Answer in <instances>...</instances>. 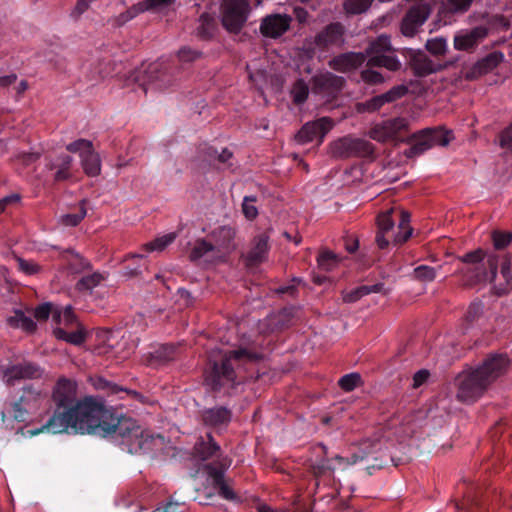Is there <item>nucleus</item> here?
<instances>
[{"label":"nucleus","instance_id":"nucleus-25","mask_svg":"<svg viewBox=\"0 0 512 512\" xmlns=\"http://www.w3.org/2000/svg\"><path fill=\"white\" fill-rule=\"evenodd\" d=\"M487 36V29L484 27H476L469 33L457 35L454 38V47L457 50H468L474 47L479 40Z\"/></svg>","mask_w":512,"mask_h":512},{"label":"nucleus","instance_id":"nucleus-14","mask_svg":"<svg viewBox=\"0 0 512 512\" xmlns=\"http://www.w3.org/2000/svg\"><path fill=\"white\" fill-rule=\"evenodd\" d=\"M345 83L346 81L343 77L331 72H324L316 74L311 78V89L314 94L322 96L327 101H331L339 95Z\"/></svg>","mask_w":512,"mask_h":512},{"label":"nucleus","instance_id":"nucleus-37","mask_svg":"<svg viewBox=\"0 0 512 512\" xmlns=\"http://www.w3.org/2000/svg\"><path fill=\"white\" fill-rule=\"evenodd\" d=\"M87 199H82L79 202V213L76 214H66L61 216L60 223L64 226L75 227L77 226L86 216Z\"/></svg>","mask_w":512,"mask_h":512},{"label":"nucleus","instance_id":"nucleus-20","mask_svg":"<svg viewBox=\"0 0 512 512\" xmlns=\"http://www.w3.org/2000/svg\"><path fill=\"white\" fill-rule=\"evenodd\" d=\"M452 63L453 62L436 64L422 51L413 52L409 60V66L413 74L417 77H426L430 74L442 71L449 65H452Z\"/></svg>","mask_w":512,"mask_h":512},{"label":"nucleus","instance_id":"nucleus-3","mask_svg":"<svg viewBox=\"0 0 512 512\" xmlns=\"http://www.w3.org/2000/svg\"><path fill=\"white\" fill-rule=\"evenodd\" d=\"M95 433L111 435L132 454L151 451L154 445V438L146 434L133 419L114 418L106 408Z\"/></svg>","mask_w":512,"mask_h":512},{"label":"nucleus","instance_id":"nucleus-31","mask_svg":"<svg viewBox=\"0 0 512 512\" xmlns=\"http://www.w3.org/2000/svg\"><path fill=\"white\" fill-rule=\"evenodd\" d=\"M209 255H217V252L210 240L201 238L195 240L188 257L190 261L195 262Z\"/></svg>","mask_w":512,"mask_h":512},{"label":"nucleus","instance_id":"nucleus-10","mask_svg":"<svg viewBox=\"0 0 512 512\" xmlns=\"http://www.w3.org/2000/svg\"><path fill=\"white\" fill-rule=\"evenodd\" d=\"M398 213L400 216L398 224V233L394 237L395 243H404L412 235V228L410 227V213L405 210L392 207L384 212L378 214L376 218L377 230L388 233L394 227V220L392 215Z\"/></svg>","mask_w":512,"mask_h":512},{"label":"nucleus","instance_id":"nucleus-18","mask_svg":"<svg viewBox=\"0 0 512 512\" xmlns=\"http://www.w3.org/2000/svg\"><path fill=\"white\" fill-rule=\"evenodd\" d=\"M269 240L267 232L260 233L251 240L249 250L242 256L247 267H255L267 259Z\"/></svg>","mask_w":512,"mask_h":512},{"label":"nucleus","instance_id":"nucleus-6","mask_svg":"<svg viewBox=\"0 0 512 512\" xmlns=\"http://www.w3.org/2000/svg\"><path fill=\"white\" fill-rule=\"evenodd\" d=\"M46 404L47 397L45 393L32 385L25 386L20 398L12 405V416L18 422L30 421L33 417L40 415Z\"/></svg>","mask_w":512,"mask_h":512},{"label":"nucleus","instance_id":"nucleus-4","mask_svg":"<svg viewBox=\"0 0 512 512\" xmlns=\"http://www.w3.org/2000/svg\"><path fill=\"white\" fill-rule=\"evenodd\" d=\"M263 359V355L258 352L251 351L247 348H239L236 350H229L222 353L219 361H214L211 365V371L206 377V381L214 391L230 383L235 384L236 372L231 364L232 360L249 362H257Z\"/></svg>","mask_w":512,"mask_h":512},{"label":"nucleus","instance_id":"nucleus-29","mask_svg":"<svg viewBox=\"0 0 512 512\" xmlns=\"http://www.w3.org/2000/svg\"><path fill=\"white\" fill-rule=\"evenodd\" d=\"M394 51L395 49L392 47L390 36L383 34L370 42L369 46L363 53L366 54V58H370L373 55L393 53Z\"/></svg>","mask_w":512,"mask_h":512},{"label":"nucleus","instance_id":"nucleus-8","mask_svg":"<svg viewBox=\"0 0 512 512\" xmlns=\"http://www.w3.org/2000/svg\"><path fill=\"white\" fill-rule=\"evenodd\" d=\"M53 319L57 323L64 325V328H56L54 330V335L57 339L74 345H80L85 341V331L76 321V316L71 307H67L62 313L54 312Z\"/></svg>","mask_w":512,"mask_h":512},{"label":"nucleus","instance_id":"nucleus-48","mask_svg":"<svg viewBox=\"0 0 512 512\" xmlns=\"http://www.w3.org/2000/svg\"><path fill=\"white\" fill-rule=\"evenodd\" d=\"M472 4L473 0H445L447 11L451 14H464Z\"/></svg>","mask_w":512,"mask_h":512},{"label":"nucleus","instance_id":"nucleus-40","mask_svg":"<svg viewBox=\"0 0 512 512\" xmlns=\"http://www.w3.org/2000/svg\"><path fill=\"white\" fill-rule=\"evenodd\" d=\"M317 263L320 269L329 272L338 266L339 258L332 251L325 250L319 254Z\"/></svg>","mask_w":512,"mask_h":512},{"label":"nucleus","instance_id":"nucleus-44","mask_svg":"<svg viewBox=\"0 0 512 512\" xmlns=\"http://www.w3.org/2000/svg\"><path fill=\"white\" fill-rule=\"evenodd\" d=\"M384 104H386V100L384 98V95H377L374 96L365 102L358 103L357 104V111L358 112H375L379 110Z\"/></svg>","mask_w":512,"mask_h":512},{"label":"nucleus","instance_id":"nucleus-33","mask_svg":"<svg viewBox=\"0 0 512 512\" xmlns=\"http://www.w3.org/2000/svg\"><path fill=\"white\" fill-rule=\"evenodd\" d=\"M105 277L99 273L94 272L92 274L83 276L76 284L75 289L79 292H91L93 288L97 287Z\"/></svg>","mask_w":512,"mask_h":512},{"label":"nucleus","instance_id":"nucleus-43","mask_svg":"<svg viewBox=\"0 0 512 512\" xmlns=\"http://www.w3.org/2000/svg\"><path fill=\"white\" fill-rule=\"evenodd\" d=\"M362 383V378L359 373L346 374L338 381V385L345 392L353 391L355 388L361 386Z\"/></svg>","mask_w":512,"mask_h":512},{"label":"nucleus","instance_id":"nucleus-30","mask_svg":"<svg viewBox=\"0 0 512 512\" xmlns=\"http://www.w3.org/2000/svg\"><path fill=\"white\" fill-rule=\"evenodd\" d=\"M220 449L211 434H207V440L200 439L194 446V455L200 460H207Z\"/></svg>","mask_w":512,"mask_h":512},{"label":"nucleus","instance_id":"nucleus-38","mask_svg":"<svg viewBox=\"0 0 512 512\" xmlns=\"http://www.w3.org/2000/svg\"><path fill=\"white\" fill-rule=\"evenodd\" d=\"M96 387L99 389H108L111 393H114V394H116L120 391H123L131 398L144 403V396L142 394H140L139 392L134 391V390L123 389L115 384L109 383L107 380H105L103 378L98 379V381L96 383Z\"/></svg>","mask_w":512,"mask_h":512},{"label":"nucleus","instance_id":"nucleus-60","mask_svg":"<svg viewBox=\"0 0 512 512\" xmlns=\"http://www.w3.org/2000/svg\"><path fill=\"white\" fill-rule=\"evenodd\" d=\"M214 486L216 488H218V493L223 498H225L227 500H234V499H236V494L234 493L232 488L227 484L225 479H223L222 481L218 482Z\"/></svg>","mask_w":512,"mask_h":512},{"label":"nucleus","instance_id":"nucleus-12","mask_svg":"<svg viewBox=\"0 0 512 512\" xmlns=\"http://www.w3.org/2000/svg\"><path fill=\"white\" fill-rule=\"evenodd\" d=\"M43 376V369L36 363L23 361L9 366H0V377L8 386L21 380H36Z\"/></svg>","mask_w":512,"mask_h":512},{"label":"nucleus","instance_id":"nucleus-61","mask_svg":"<svg viewBox=\"0 0 512 512\" xmlns=\"http://www.w3.org/2000/svg\"><path fill=\"white\" fill-rule=\"evenodd\" d=\"M18 265L20 270L28 275H33L40 271V266L37 263L22 258L18 259Z\"/></svg>","mask_w":512,"mask_h":512},{"label":"nucleus","instance_id":"nucleus-58","mask_svg":"<svg viewBox=\"0 0 512 512\" xmlns=\"http://www.w3.org/2000/svg\"><path fill=\"white\" fill-rule=\"evenodd\" d=\"M93 147V144L91 141L86 139H78L66 146V149L71 153H77L79 152L80 155L82 153H86L90 148Z\"/></svg>","mask_w":512,"mask_h":512},{"label":"nucleus","instance_id":"nucleus-36","mask_svg":"<svg viewBox=\"0 0 512 512\" xmlns=\"http://www.w3.org/2000/svg\"><path fill=\"white\" fill-rule=\"evenodd\" d=\"M373 447L374 443L370 441H365L361 444V448L358 453H353L349 458L336 456V460L348 465L356 464L357 462L364 460L372 452Z\"/></svg>","mask_w":512,"mask_h":512},{"label":"nucleus","instance_id":"nucleus-23","mask_svg":"<svg viewBox=\"0 0 512 512\" xmlns=\"http://www.w3.org/2000/svg\"><path fill=\"white\" fill-rule=\"evenodd\" d=\"M503 60V54L493 52L476 62L464 75L466 80H475L494 70Z\"/></svg>","mask_w":512,"mask_h":512},{"label":"nucleus","instance_id":"nucleus-28","mask_svg":"<svg viewBox=\"0 0 512 512\" xmlns=\"http://www.w3.org/2000/svg\"><path fill=\"white\" fill-rule=\"evenodd\" d=\"M81 163L85 174L89 177L98 176L101 172V160L94 148H90L85 154H81Z\"/></svg>","mask_w":512,"mask_h":512},{"label":"nucleus","instance_id":"nucleus-55","mask_svg":"<svg viewBox=\"0 0 512 512\" xmlns=\"http://www.w3.org/2000/svg\"><path fill=\"white\" fill-rule=\"evenodd\" d=\"M361 79L365 83L371 84V85L381 84L384 82L383 75L380 72L372 70L369 67H368V69L361 71Z\"/></svg>","mask_w":512,"mask_h":512},{"label":"nucleus","instance_id":"nucleus-42","mask_svg":"<svg viewBox=\"0 0 512 512\" xmlns=\"http://www.w3.org/2000/svg\"><path fill=\"white\" fill-rule=\"evenodd\" d=\"M199 23L198 34L204 39L211 38L215 27L214 18L208 13H203L199 17Z\"/></svg>","mask_w":512,"mask_h":512},{"label":"nucleus","instance_id":"nucleus-7","mask_svg":"<svg viewBox=\"0 0 512 512\" xmlns=\"http://www.w3.org/2000/svg\"><path fill=\"white\" fill-rule=\"evenodd\" d=\"M251 11L250 0H223L221 22L230 33L238 34L244 27Z\"/></svg>","mask_w":512,"mask_h":512},{"label":"nucleus","instance_id":"nucleus-41","mask_svg":"<svg viewBox=\"0 0 512 512\" xmlns=\"http://www.w3.org/2000/svg\"><path fill=\"white\" fill-rule=\"evenodd\" d=\"M68 267L73 273H82L91 268L88 260L77 253L68 252Z\"/></svg>","mask_w":512,"mask_h":512},{"label":"nucleus","instance_id":"nucleus-51","mask_svg":"<svg viewBox=\"0 0 512 512\" xmlns=\"http://www.w3.org/2000/svg\"><path fill=\"white\" fill-rule=\"evenodd\" d=\"M174 359V350L173 348L164 347L163 349L155 351L151 354L150 363L151 364H165Z\"/></svg>","mask_w":512,"mask_h":512},{"label":"nucleus","instance_id":"nucleus-54","mask_svg":"<svg viewBox=\"0 0 512 512\" xmlns=\"http://www.w3.org/2000/svg\"><path fill=\"white\" fill-rule=\"evenodd\" d=\"M457 509H463L467 512H477L481 508V503L474 496H465L461 503L456 502Z\"/></svg>","mask_w":512,"mask_h":512},{"label":"nucleus","instance_id":"nucleus-64","mask_svg":"<svg viewBox=\"0 0 512 512\" xmlns=\"http://www.w3.org/2000/svg\"><path fill=\"white\" fill-rule=\"evenodd\" d=\"M153 512H186L183 504L168 502L163 508H157Z\"/></svg>","mask_w":512,"mask_h":512},{"label":"nucleus","instance_id":"nucleus-13","mask_svg":"<svg viewBox=\"0 0 512 512\" xmlns=\"http://www.w3.org/2000/svg\"><path fill=\"white\" fill-rule=\"evenodd\" d=\"M374 146L367 140L344 137L331 145V153L336 158L369 157L374 154Z\"/></svg>","mask_w":512,"mask_h":512},{"label":"nucleus","instance_id":"nucleus-1","mask_svg":"<svg viewBox=\"0 0 512 512\" xmlns=\"http://www.w3.org/2000/svg\"><path fill=\"white\" fill-rule=\"evenodd\" d=\"M77 395V382L60 377L51 393L54 404L53 414L43 425L42 430L54 434L95 433L105 415L104 402L93 396H85L78 400Z\"/></svg>","mask_w":512,"mask_h":512},{"label":"nucleus","instance_id":"nucleus-2","mask_svg":"<svg viewBox=\"0 0 512 512\" xmlns=\"http://www.w3.org/2000/svg\"><path fill=\"white\" fill-rule=\"evenodd\" d=\"M508 366L506 356L493 355L476 369L461 373L457 378V398L462 402L475 401L506 372Z\"/></svg>","mask_w":512,"mask_h":512},{"label":"nucleus","instance_id":"nucleus-16","mask_svg":"<svg viewBox=\"0 0 512 512\" xmlns=\"http://www.w3.org/2000/svg\"><path fill=\"white\" fill-rule=\"evenodd\" d=\"M431 14V7L428 4L412 6L404 15L400 31L406 37H413L419 28L425 23Z\"/></svg>","mask_w":512,"mask_h":512},{"label":"nucleus","instance_id":"nucleus-9","mask_svg":"<svg viewBox=\"0 0 512 512\" xmlns=\"http://www.w3.org/2000/svg\"><path fill=\"white\" fill-rule=\"evenodd\" d=\"M409 131V121L403 117H396L375 124L368 132V136L380 143L388 141L401 142Z\"/></svg>","mask_w":512,"mask_h":512},{"label":"nucleus","instance_id":"nucleus-21","mask_svg":"<svg viewBox=\"0 0 512 512\" xmlns=\"http://www.w3.org/2000/svg\"><path fill=\"white\" fill-rule=\"evenodd\" d=\"M366 61L363 52H346L329 60L328 66L337 72L348 73L358 69Z\"/></svg>","mask_w":512,"mask_h":512},{"label":"nucleus","instance_id":"nucleus-39","mask_svg":"<svg viewBox=\"0 0 512 512\" xmlns=\"http://www.w3.org/2000/svg\"><path fill=\"white\" fill-rule=\"evenodd\" d=\"M373 0H345L343 10L347 15L364 13L371 6Z\"/></svg>","mask_w":512,"mask_h":512},{"label":"nucleus","instance_id":"nucleus-46","mask_svg":"<svg viewBox=\"0 0 512 512\" xmlns=\"http://www.w3.org/2000/svg\"><path fill=\"white\" fill-rule=\"evenodd\" d=\"M426 50L434 56H443L447 52L446 40L442 37L427 40Z\"/></svg>","mask_w":512,"mask_h":512},{"label":"nucleus","instance_id":"nucleus-57","mask_svg":"<svg viewBox=\"0 0 512 512\" xmlns=\"http://www.w3.org/2000/svg\"><path fill=\"white\" fill-rule=\"evenodd\" d=\"M482 314L483 305L481 303H472L465 314V322L473 324L482 316Z\"/></svg>","mask_w":512,"mask_h":512},{"label":"nucleus","instance_id":"nucleus-24","mask_svg":"<svg viewBox=\"0 0 512 512\" xmlns=\"http://www.w3.org/2000/svg\"><path fill=\"white\" fill-rule=\"evenodd\" d=\"M231 420V411L225 407H214L203 411L202 421L205 425L219 427Z\"/></svg>","mask_w":512,"mask_h":512},{"label":"nucleus","instance_id":"nucleus-59","mask_svg":"<svg viewBox=\"0 0 512 512\" xmlns=\"http://www.w3.org/2000/svg\"><path fill=\"white\" fill-rule=\"evenodd\" d=\"M202 53L197 50H193L190 47H182L179 49L177 56L182 62H192L200 58Z\"/></svg>","mask_w":512,"mask_h":512},{"label":"nucleus","instance_id":"nucleus-62","mask_svg":"<svg viewBox=\"0 0 512 512\" xmlns=\"http://www.w3.org/2000/svg\"><path fill=\"white\" fill-rule=\"evenodd\" d=\"M52 310V306L49 303L39 305L35 308L34 316L39 321H45L48 319Z\"/></svg>","mask_w":512,"mask_h":512},{"label":"nucleus","instance_id":"nucleus-27","mask_svg":"<svg viewBox=\"0 0 512 512\" xmlns=\"http://www.w3.org/2000/svg\"><path fill=\"white\" fill-rule=\"evenodd\" d=\"M366 65L369 68L383 67L392 72H396L401 69V62L399 59L395 55L389 53L373 55L367 59Z\"/></svg>","mask_w":512,"mask_h":512},{"label":"nucleus","instance_id":"nucleus-35","mask_svg":"<svg viewBox=\"0 0 512 512\" xmlns=\"http://www.w3.org/2000/svg\"><path fill=\"white\" fill-rule=\"evenodd\" d=\"M293 103L296 105L303 104L309 95V86L304 79H297L290 90Z\"/></svg>","mask_w":512,"mask_h":512},{"label":"nucleus","instance_id":"nucleus-15","mask_svg":"<svg viewBox=\"0 0 512 512\" xmlns=\"http://www.w3.org/2000/svg\"><path fill=\"white\" fill-rule=\"evenodd\" d=\"M346 28L341 22H332L320 30L314 37V45L321 51L330 47L341 48L345 45Z\"/></svg>","mask_w":512,"mask_h":512},{"label":"nucleus","instance_id":"nucleus-56","mask_svg":"<svg viewBox=\"0 0 512 512\" xmlns=\"http://www.w3.org/2000/svg\"><path fill=\"white\" fill-rule=\"evenodd\" d=\"M408 93V87L405 85H398L392 87L389 91L384 93V98L386 100V103L394 102L403 96H405Z\"/></svg>","mask_w":512,"mask_h":512},{"label":"nucleus","instance_id":"nucleus-50","mask_svg":"<svg viewBox=\"0 0 512 512\" xmlns=\"http://www.w3.org/2000/svg\"><path fill=\"white\" fill-rule=\"evenodd\" d=\"M457 259L460 262H462L465 266L466 265H478L479 266L480 263H486L485 252L482 249H476L474 251L466 253L463 256H459Z\"/></svg>","mask_w":512,"mask_h":512},{"label":"nucleus","instance_id":"nucleus-22","mask_svg":"<svg viewBox=\"0 0 512 512\" xmlns=\"http://www.w3.org/2000/svg\"><path fill=\"white\" fill-rule=\"evenodd\" d=\"M235 235V230L229 226L218 227L208 235L210 242H212L217 252V256L234 249Z\"/></svg>","mask_w":512,"mask_h":512},{"label":"nucleus","instance_id":"nucleus-32","mask_svg":"<svg viewBox=\"0 0 512 512\" xmlns=\"http://www.w3.org/2000/svg\"><path fill=\"white\" fill-rule=\"evenodd\" d=\"M73 159L69 155H61L58 158V162L50 166V169H57L54 180L64 181L71 177L70 168L72 166Z\"/></svg>","mask_w":512,"mask_h":512},{"label":"nucleus","instance_id":"nucleus-47","mask_svg":"<svg viewBox=\"0 0 512 512\" xmlns=\"http://www.w3.org/2000/svg\"><path fill=\"white\" fill-rule=\"evenodd\" d=\"M413 276L422 283L432 282L436 278V269L427 265H420L413 270Z\"/></svg>","mask_w":512,"mask_h":512},{"label":"nucleus","instance_id":"nucleus-63","mask_svg":"<svg viewBox=\"0 0 512 512\" xmlns=\"http://www.w3.org/2000/svg\"><path fill=\"white\" fill-rule=\"evenodd\" d=\"M500 146L502 148L512 149V124L501 132Z\"/></svg>","mask_w":512,"mask_h":512},{"label":"nucleus","instance_id":"nucleus-45","mask_svg":"<svg viewBox=\"0 0 512 512\" xmlns=\"http://www.w3.org/2000/svg\"><path fill=\"white\" fill-rule=\"evenodd\" d=\"M230 465V461L223 460L220 463V467H216L214 464H207L205 470L208 476L213 480V485L224 479V471Z\"/></svg>","mask_w":512,"mask_h":512},{"label":"nucleus","instance_id":"nucleus-11","mask_svg":"<svg viewBox=\"0 0 512 512\" xmlns=\"http://www.w3.org/2000/svg\"><path fill=\"white\" fill-rule=\"evenodd\" d=\"M499 258L496 255L488 256L486 263L478 265H466L460 271V275L467 286H473L480 282H494L497 276Z\"/></svg>","mask_w":512,"mask_h":512},{"label":"nucleus","instance_id":"nucleus-19","mask_svg":"<svg viewBox=\"0 0 512 512\" xmlns=\"http://www.w3.org/2000/svg\"><path fill=\"white\" fill-rule=\"evenodd\" d=\"M332 125V121L327 117L308 122L295 135V140L299 144H306L315 139H319L322 142L325 134L332 128Z\"/></svg>","mask_w":512,"mask_h":512},{"label":"nucleus","instance_id":"nucleus-52","mask_svg":"<svg viewBox=\"0 0 512 512\" xmlns=\"http://www.w3.org/2000/svg\"><path fill=\"white\" fill-rule=\"evenodd\" d=\"M256 196H246L244 197L242 203V211L244 216L248 220H254L258 216V210L254 203L256 202Z\"/></svg>","mask_w":512,"mask_h":512},{"label":"nucleus","instance_id":"nucleus-49","mask_svg":"<svg viewBox=\"0 0 512 512\" xmlns=\"http://www.w3.org/2000/svg\"><path fill=\"white\" fill-rule=\"evenodd\" d=\"M175 238H176V235L174 233H170V234L164 235L162 237L156 238L155 240H153L149 243L144 244L143 248L147 251H155V250L161 251L166 246H168L170 243H172Z\"/></svg>","mask_w":512,"mask_h":512},{"label":"nucleus","instance_id":"nucleus-26","mask_svg":"<svg viewBox=\"0 0 512 512\" xmlns=\"http://www.w3.org/2000/svg\"><path fill=\"white\" fill-rule=\"evenodd\" d=\"M371 293L388 294V290L385 289L383 283H376L374 285H363L355 288L350 292H343L342 300L345 303H353Z\"/></svg>","mask_w":512,"mask_h":512},{"label":"nucleus","instance_id":"nucleus-17","mask_svg":"<svg viewBox=\"0 0 512 512\" xmlns=\"http://www.w3.org/2000/svg\"><path fill=\"white\" fill-rule=\"evenodd\" d=\"M292 17L287 14H271L264 17L260 32L264 37L276 39L285 34L291 26Z\"/></svg>","mask_w":512,"mask_h":512},{"label":"nucleus","instance_id":"nucleus-53","mask_svg":"<svg viewBox=\"0 0 512 512\" xmlns=\"http://www.w3.org/2000/svg\"><path fill=\"white\" fill-rule=\"evenodd\" d=\"M492 240L496 249H504L512 241L511 232L494 231L492 233Z\"/></svg>","mask_w":512,"mask_h":512},{"label":"nucleus","instance_id":"nucleus-5","mask_svg":"<svg viewBox=\"0 0 512 512\" xmlns=\"http://www.w3.org/2000/svg\"><path fill=\"white\" fill-rule=\"evenodd\" d=\"M452 139V132L446 130L443 126L425 128L419 130L401 142L412 144V146L404 151V156L407 158H414L434 146H446Z\"/></svg>","mask_w":512,"mask_h":512},{"label":"nucleus","instance_id":"nucleus-34","mask_svg":"<svg viewBox=\"0 0 512 512\" xmlns=\"http://www.w3.org/2000/svg\"><path fill=\"white\" fill-rule=\"evenodd\" d=\"M8 323L10 326L22 328L28 333H33L37 328L36 323L30 317H27L22 311H16L13 317L8 318Z\"/></svg>","mask_w":512,"mask_h":512}]
</instances>
